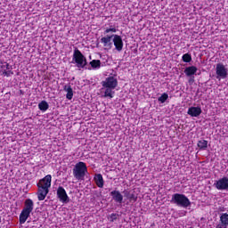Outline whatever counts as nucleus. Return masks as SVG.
<instances>
[{
	"mask_svg": "<svg viewBox=\"0 0 228 228\" xmlns=\"http://www.w3.org/2000/svg\"><path fill=\"white\" fill-rule=\"evenodd\" d=\"M57 199H59L60 202H63V204H67L69 200L67 191L62 186H59L57 189Z\"/></svg>",
	"mask_w": 228,
	"mask_h": 228,
	"instance_id": "nucleus-10",
	"label": "nucleus"
},
{
	"mask_svg": "<svg viewBox=\"0 0 228 228\" xmlns=\"http://www.w3.org/2000/svg\"><path fill=\"white\" fill-rule=\"evenodd\" d=\"M197 67L190 66L185 68L184 74L187 76V77H191V76H195V74H197Z\"/></svg>",
	"mask_w": 228,
	"mask_h": 228,
	"instance_id": "nucleus-18",
	"label": "nucleus"
},
{
	"mask_svg": "<svg viewBox=\"0 0 228 228\" xmlns=\"http://www.w3.org/2000/svg\"><path fill=\"white\" fill-rule=\"evenodd\" d=\"M216 79H225L227 78L228 70L227 68L223 63H217L216 67Z\"/></svg>",
	"mask_w": 228,
	"mask_h": 228,
	"instance_id": "nucleus-7",
	"label": "nucleus"
},
{
	"mask_svg": "<svg viewBox=\"0 0 228 228\" xmlns=\"http://www.w3.org/2000/svg\"><path fill=\"white\" fill-rule=\"evenodd\" d=\"M49 193V189H45L44 187H37V200H45Z\"/></svg>",
	"mask_w": 228,
	"mask_h": 228,
	"instance_id": "nucleus-12",
	"label": "nucleus"
},
{
	"mask_svg": "<svg viewBox=\"0 0 228 228\" xmlns=\"http://www.w3.org/2000/svg\"><path fill=\"white\" fill-rule=\"evenodd\" d=\"M38 109L40 111H47L49 110V103H47L45 101H42L38 103Z\"/></svg>",
	"mask_w": 228,
	"mask_h": 228,
	"instance_id": "nucleus-19",
	"label": "nucleus"
},
{
	"mask_svg": "<svg viewBox=\"0 0 228 228\" xmlns=\"http://www.w3.org/2000/svg\"><path fill=\"white\" fill-rule=\"evenodd\" d=\"M63 90L64 92H67L66 99H68V101H72V97H74V91L72 90V86H70V85L64 86Z\"/></svg>",
	"mask_w": 228,
	"mask_h": 228,
	"instance_id": "nucleus-16",
	"label": "nucleus"
},
{
	"mask_svg": "<svg viewBox=\"0 0 228 228\" xmlns=\"http://www.w3.org/2000/svg\"><path fill=\"white\" fill-rule=\"evenodd\" d=\"M187 113L190 117H200L202 114V109L200 107H190Z\"/></svg>",
	"mask_w": 228,
	"mask_h": 228,
	"instance_id": "nucleus-13",
	"label": "nucleus"
},
{
	"mask_svg": "<svg viewBox=\"0 0 228 228\" xmlns=\"http://www.w3.org/2000/svg\"><path fill=\"white\" fill-rule=\"evenodd\" d=\"M88 174V167L86 163L80 161L73 167V176L77 181H85V175Z\"/></svg>",
	"mask_w": 228,
	"mask_h": 228,
	"instance_id": "nucleus-3",
	"label": "nucleus"
},
{
	"mask_svg": "<svg viewBox=\"0 0 228 228\" xmlns=\"http://www.w3.org/2000/svg\"><path fill=\"white\" fill-rule=\"evenodd\" d=\"M182 60L184 63H190V61H191V55L190 53H184Z\"/></svg>",
	"mask_w": 228,
	"mask_h": 228,
	"instance_id": "nucleus-25",
	"label": "nucleus"
},
{
	"mask_svg": "<svg viewBox=\"0 0 228 228\" xmlns=\"http://www.w3.org/2000/svg\"><path fill=\"white\" fill-rule=\"evenodd\" d=\"M113 44L116 51H122L124 49V41H122V37L118 35H113Z\"/></svg>",
	"mask_w": 228,
	"mask_h": 228,
	"instance_id": "nucleus-11",
	"label": "nucleus"
},
{
	"mask_svg": "<svg viewBox=\"0 0 228 228\" xmlns=\"http://www.w3.org/2000/svg\"><path fill=\"white\" fill-rule=\"evenodd\" d=\"M168 100V94L163 93L160 97H159L158 101L159 102H161V104L167 102Z\"/></svg>",
	"mask_w": 228,
	"mask_h": 228,
	"instance_id": "nucleus-24",
	"label": "nucleus"
},
{
	"mask_svg": "<svg viewBox=\"0 0 228 228\" xmlns=\"http://www.w3.org/2000/svg\"><path fill=\"white\" fill-rule=\"evenodd\" d=\"M33 209H35V202H33V200H25L23 209L21 210L19 216V222L21 225L23 224H26V222L31 216V213H33Z\"/></svg>",
	"mask_w": 228,
	"mask_h": 228,
	"instance_id": "nucleus-2",
	"label": "nucleus"
},
{
	"mask_svg": "<svg viewBox=\"0 0 228 228\" xmlns=\"http://www.w3.org/2000/svg\"><path fill=\"white\" fill-rule=\"evenodd\" d=\"M117 220V214H111L110 215V222H115Z\"/></svg>",
	"mask_w": 228,
	"mask_h": 228,
	"instance_id": "nucleus-27",
	"label": "nucleus"
},
{
	"mask_svg": "<svg viewBox=\"0 0 228 228\" xmlns=\"http://www.w3.org/2000/svg\"><path fill=\"white\" fill-rule=\"evenodd\" d=\"M216 228H227V226H225L224 224H217Z\"/></svg>",
	"mask_w": 228,
	"mask_h": 228,
	"instance_id": "nucleus-28",
	"label": "nucleus"
},
{
	"mask_svg": "<svg viewBox=\"0 0 228 228\" xmlns=\"http://www.w3.org/2000/svg\"><path fill=\"white\" fill-rule=\"evenodd\" d=\"M96 186H98V188H104V178H102V175L98 174L95 175L94 178Z\"/></svg>",
	"mask_w": 228,
	"mask_h": 228,
	"instance_id": "nucleus-17",
	"label": "nucleus"
},
{
	"mask_svg": "<svg viewBox=\"0 0 228 228\" xmlns=\"http://www.w3.org/2000/svg\"><path fill=\"white\" fill-rule=\"evenodd\" d=\"M53 181V176L51 175H46L44 178L40 179L37 183V188H45L49 190L51 188V183Z\"/></svg>",
	"mask_w": 228,
	"mask_h": 228,
	"instance_id": "nucleus-9",
	"label": "nucleus"
},
{
	"mask_svg": "<svg viewBox=\"0 0 228 228\" xmlns=\"http://www.w3.org/2000/svg\"><path fill=\"white\" fill-rule=\"evenodd\" d=\"M214 186L215 188H216V190H219V191L225 190L226 191H228V177L224 176L219 180L216 181L214 183Z\"/></svg>",
	"mask_w": 228,
	"mask_h": 228,
	"instance_id": "nucleus-8",
	"label": "nucleus"
},
{
	"mask_svg": "<svg viewBox=\"0 0 228 228\" xmlns=\"http://www.w3.org/2000/svg\"><path fill=\"white\" fill-rule=\"evenodd\" d=\"M73 61L77 64V69H85L86 65H88L86 57L77 48L74 49L73 52Z\"/></svg>",
	"mask_w": 228,
	"mask_h": 228,
	"instance_id": "nucleus-5",
	"label": "nucleus"
},
{
	"mask_svg": "<svg viewBox=\"0 0 228 228\" xmlns=\"http://www.w3.org/2000/svg\"><path fill=\"white\" fill-rule=\"evenodd\" d=\"M125 195L128 199L129 202H136V200H138V195L134 193L126 192Z\"/></svg>",
	"mask_w": 228,
	"mask_h": 228,
	"instance_id": "nucleus-21",
	"label": "nucleus"
},
{
	"mask_svg": "<svg viewBox=\"0 0 228 228\" xmlns=\"http://www.w3.org/2000/svg\"><path fill=\"white\" fill-rule=\"evenodd\" d=\"M108 33H117V28L110 27V28H106L104 30V35H108Z\"/></svg>",
	"mask_w": 228,
	"mask_h": 228,
	"instance_id": "nucleus-26",
	"label": "nucleus"
},
{
	"mask_svg": "<svg viewBox=\"0 0 228 228\" xmlns=\"http://www.w3.org/2000/svg\"><path fill=\"white\" fill-rule=\"evenodd\" d=\"M110 195L112 196V199L113 200H115V202H118V204H122L124 200V196L122 195V193H120L119 191H112L110 192Z\"/></svg>",
	"mask_w": 228,
	"mask_h": 228,
	"instance_id": "nucleus-15",
	"label": "nucleus"
},
{
	"mask_svg": "<svg viewBox=\"0 0 228 228\" xmlns=\"http://www.w3.org/2000/svg\"><path fill=\"white\" fill-rule=\"evenodd\" d=\"M102 90H104L103 97L113 99L115 97V88L118 86V80L115 77H106L102 81Z\"/></svg>",
	"mask_w": 228,
	"mask_h": 228,
	"instance_id": "nucleus-1",
	"label": "nucleus"
},
{
	"mask_svg": "<svg viewBox=\"0 0 228 228\" xmlns=\"http://www.w3.org/2000/svg\"><path fill=\"white\" fill-rule=\"evenodd\" d=\"M220 222L222 225H225L228 227V214L227 213H223L220 216Z\"/></svg>",
	"mask_w": 228,
	"mask_h": 228,
	"instance_id": "nucleus-22",
	"label": "nucleus"
},
{
	"mask_svg": "<svg viewBox=\"0 0 228 228\" xmlns=\"http://www.w3.org/2000/svg\"><path fill=\"white\" fill-rule=\"evenodd\" d=\"M111 38H113V35L103 37L101 38V43L103 45V47H107L108 49H111L113 44L111 43Z\"/></svg>",
	"mask_w": 228,
	"mask_h": 228,
	"instance_id": "nucleus-14",
	"label": "nucleus"
},
{
	"mask_svg": "<svg viewBox=\"0 0 228 228\" xmlns=\"http://www.w3.org/2000/svg\"><path fill=\"white\" fill-rule=\"evenodd\" d=\"M171 203L179 206L180 208H190L191 206V201L184 194L175 193L172 195Z\"/></svg>",
	"mask_w": 228,
	"mask_h": 228,
	"instance_id": "nucleus-4",
	"label": "nucleus"
},
{
	"mask_svg": "<svg viewBox=\"0 0 228 228\" xmlns=\"http://www.w3.org/2000/svg\"><path fill=\"white\" fill-rule=\"evenodd\" d=\"M12 70L13 67L8 62H2L0 65V76L10 77L11 76H13Z\"/></svg>",
	"mask_w": 228,
	"mask_h": 228,
	"instance_id": "nucleus-6",
	"label": "nucleus"
},
{
	"mask_svg": "<svg viewBox=\"0 0 228 228\" xmlns=\"http://www.w3.org/2000/svg\"><path fill=\"white\" fill-rule=\"evenodd\" d=\"M92 69H101V60H93L89 62Z\"/></svg>",
	"mask_w": 228,
	"mask_h": 228,
	"instance_id": "nucleus-23",
	"label": "nucleus"
},
{
	"mask_svg": "<svg viewBox=\"0 0 228 228\" xmlns=\"http://www.w3.org/2000/svg\"><path fill=\"white\" fill-rule=\"evenodd\" d=\"M200 151H206L208 149V141L202 139L198 142Z\"/></svg>",
	"mask_w": 228,
	"mask_h": 228,
	"instance_id": "nucleus-20",
	"label": "nucleus"
}]
</instances>
